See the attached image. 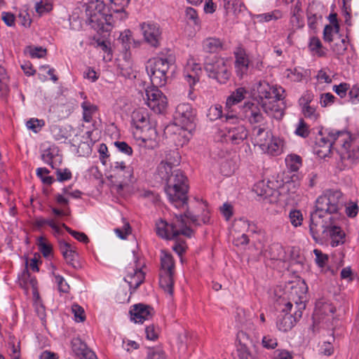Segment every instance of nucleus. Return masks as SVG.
<instances>
[{
	"label": "nucleus",
	"instance_id": "nucleus-1",
	"mask_svg": "<svg viewBox=\"0 0 359 359\" xmlns=\"http://www.w3.org/2000/svg\"><path fill=\"white\" fill-rule=\"evenodd\" d=\"M130 0H83L86 22L99 33L109 32L115 26L116 19L127 18L125 8Z\"/></svg>",
	"mask_w": 359,
	"mask_h": 359
},
{
	"label": "nucleus",
	"instance_id": "nucleus-2",
	"mask_svg": "<svg viewBox=\"0 0 359 359\" xmlns=\"http://www.w3.org/2000/svg\"><path fill=\"white\" fill-rule=\"evenodd\" d=\"M335 149L342 159L353 161L359 158V134L325 128L319 131L316 138L314 152L323 158Z\"/></svg>",
	"mask_w": 359,
	"mask_h": 359
},
{
	"label": "nucleus",
	"instance_id": "nucleus-3",
	"mask_svg": "<svg viewBox=\"0 0 359 359\" xmlns=\"http://www.w3.org/2000/svg\"><path fill=\"white\" fill-rule=\"evenodd\" d=\"M174 162L162 161L157 167L156 174L165 182V193L170 202H187L188 184L187 179L180 170L172 172V166L179 163V156L173 152Z\"/></svg>",
	"mask_w": 359,
	"mask_h": 359
},
{
	"label": "nucleus",
	"instance_id": "nucleus-4",
	"mask_svg": "<svg viewBox=\"0 0 359 359\" xmlns=\"http://www.w3.org/2000/svg\"><path fill=\"white\" fill-rule=\"evenodd\" d=\"M252 93L268 116L278 120L282 118L285 98V91L282 86L259 81L253 86Z\"/></svg>",
	"mask_w": 359,
	"mask_h": 359
},
{
	"label": "nucleus",
	"instance_id": "nucleus-5",
	"mask_svg": "<svg viewBox=\"0 0 359 359\" xmlns=\"http://www.w3.org/2000/svg\"><path fill=\"white\" fill-rule=\"evenodd\" d=\"M338 204L316 203V209L310 214L309 226V233L316 243L322 241L328 222L338 212Z\"/></svg>",
	"mask_w": 359,
	"mask_h": 359
},
{
	"label": "nucleus",
	"instance_id": "nucleus-6",
	"mask_svg": "<svg viewBox=\"0 0 359 359\" xmlns=\"http://www.w3.org/2000/svg\"><path fill=\"white\" fill-rule=\"evenodd\" d=\"M225 123L222 128L216 133L217 141L231 145L243 144L249 135L248 130L234 114L226 112Z\"/></svg>",
	"mask_w": 359,
	"mask_h": 359
},
{
	"label": "nucleus",
	"instance_id": "nucleus-7",
	"mask_svg": "<svg viewBox=\"0 0 359 359\" xmlns=\"http://www.w3.org/2000/svg\"><path fill=\"white\" fill-rule=\"evenodd\" d=\"M251 142L255 146H258L264 153L273 156L280 155L285 148V142L283 138L273 135L270 130L261 126L252 128Z\"/></svg>",
	"mask_w": 359,
	"mask_h": 359
},
{
	"label": "nucleus",
	"instance_id": "nucleus-8",
	"mask_svg": "<svg viewBox=\"0 0 359 359\" xmlns=\"http://www.w3.org/2000/svg\"><path fill=\"white\" fill-rule=\"evenodd\" d=\"M175 58L172 55L150 59L146 69L151 82L154 86H164L168 79L169 69L174 66Z\"/></svg>",
	"mask_w": 359,
	"mask_h": 359
},
{
	"label": "nucleus",
	"instance_id": "nucleus-9",
	"mask_svg": "<svg viewBox=\"0 0 359 359\" xmlns=\"http://www.w3.org/2000/svg\"><path fill=\"white\" fill-rule=\"evenodd\" d=\"M307 292L308 286L304 280L291 281L286 285L285 293L287 294L288 302L294 303L295 309L302 311L305 309Z\"/></svg>",
	"mask_w": 359,
	"mask_h": 359
},
{
	"label": "nucleus",
	"instance_id": "nucleus-10",
	"mask_svg": "<svg viewBox=\"0 0 359 359\" xmlns=\"http://www.w3.org/2000/svg\"><path fill=\"white\" fill-rule=\"evenodd\" d=\"M205 70L210 78L220 83H225L230 78L229 62L224 58L214 57L205 65Z\"/></svg>",
	"mask_w": 359,
	"mask_h": 359
},
{
	"label": "nucleus",
	"instance_id": "nucleus-11",
	"mask_svg": "<svg viewBox=\"0 0 359 359\" xmlns=\"http://www.w3.org/2000/svg\"><path fill=\"white\" fill-rule=\"evenodd\" d=\"M292 307L293 304L290 302H287L277 318L276 326L280 332L290 331L302 316L303 311L299 309H296L294 313L291 314L290 311Z\"/></svg>",
	"mask_w": 359,
	"mask_h": 359
},
{
	"label": "nucleus",
	"instance_id": "nucleus-12",
	"mask_svg": "<svg viewBox=\"0 0 359 359\" xmlns=\"http://www.w3.org/2000/svg\"><path fill=\"white\" fill-rule=\"evenodd\" d=\"M52 211L53 217L51 218L39 219L36 223L39 227L48 224L52 229L54 236L59 238L64 234L65 229H67V226L65 224L66 214L58 208H53Z\"/></svg>",
	"mask_w": 359,
	"mask_h": 359
},
{
	"label": "nucleus",
	"instance_id": "nucleus-13",
	"mask_svg": "<svg viewBox=\"0 0 359 359\" xmlns=\"http://www.w3.org/2000/svg\"><path fill=\"white\" fill-rule=\"evenodd\" d=\"M158 87L153 86L147 88V104L155 113L161 114L168 107V99Z\"/></svg>",
	"mask_w": 359,
	"mask_h": 359
},
{
	"label": "nucleus",
	"instance_id": "nucleus-14",
	"mask_svg": "<svg viewBox=\"0 0 359 359\" xmlns=\"http://www.w3.org/2000/svg\"><path fill=\"white\" fill-rule=\"evenodd\" d=\"M337 217L333 215L331 221L328 222V226L325 229V233L323 236L329 238L330 245L332 248L341 245L345 243L346 233L344 229L337 224Z\"/></svg>",
	"mask_w": 359,
	"mask_h": 359
},
{
	"label": "nucleus",
	"instance_id": "nucleus-15",
	"mask_svg": "<svg viewBox=\"0 0 359 359\" xmlns=\"http://www.w3.org/2000/svg\"><path fill=\"white\" fill-rule=\"evenodd\" d=\"M196 112L189 103H180L176 107L173 124L182 127L192 126Z\"/></svg>",
	"mask_w": 359,
	"mask_h": 359
},
{
	"label": "nucleus",
	"instance_id": "nucleus-16",
	"mask_svg": "<svg viewBox=\"0 0 359 359\" xmlns=\"http://www.w3.org/2000/svg\"><path fill=\"white\" fill-rule=\"evenodd\" d=\"M141 29L144 39L147 43L154 47L159 45L161 39V31L157 23L153 22H143Z\"/></svg>",
	"mask_w": 359,
	"mask_h": 359
},
{
	"label": "nucleus",
	"instance_id": "nucleus-17",
	"mask_svg": "<svg viewBox=\"0 0 359 359\" xmlns=\"http://www.w3.org/2000/svg\"><path fill=\"white\" fill-rule=\"evenodd\" d=\"M130 320L135 323H143L151 318L154 313L153 307L148 304L139 303L134 304L129 311Z\"/></svg>",
	"mask_w": 359,
	"mask_h": 359
},
{
	"label": "nucleus",
	"instance_id": "nucleus-18",
	"mask_svg": "<svg viewBox=\"0 0 359 359\" xmlns=\"http://www.w3.org/2000/svg\"><path fill=\"white\" fill-rule=\"evenodd\" d=\"M192 126L182 127V126L170 124L165 128V133L173 134V140L177 147L186 144L191 136Z\"/></svg>",
	"mask_w": 359,
	"mask_h": 359
},
{
	"label": "nucleus",
	"instance_id": "nucleus-19",
	"mask_svg": "<svg viewBox=\"0 0 359 359\" xmlns=\"http://www.w3.org/2000/svg\"><path fill=\"white\" fill-rule=\"evenodd\" d=\"M240 113L241 116L250 124L261 123L264 121V116L259 107L254 102H245L241 109Z\"/></svg>",
	"mask_w": 359,
	"mask_h": 359
},
{
	"label": "nucleus",
	"instance_id": "nucleus-20",
	"mask_svg": "<svg viewBox=\"0 0 359 359\" xmlns=\"http://www.w3.org/2000/svg\"><path fill=\"white\" fill-rule=\"evenodd\" d=\"M75 100L80 102L82 109V119L86 123L91 122L93 116L97 111L98 107L96 104L90 102L87 95L83 92H79L76 95Z\"/></svg>",
	"mask_w": 359,
	"mask_h": 359
},
{
	"label": "nucleus",
	"instance_id": "nucleus-21",
	"mask_svg": "<svg viewBox=\"0 0 359 359\" xmlns=\"http://www.w3.org/2000/svg\"><path fill=\"white\" fill-rule=\"evenodd\" d=\"M201 72V65L197 63L194 58H190L187 60L184 69V76L191 88L194 86L199 81Z\"/></svg>",
	"mask_w": 359,
	"mask_h": 359
},
{
	"label": "nucleus",
	"instance_id": "nucleus-22",
	"mask_svg": "<svg viewBox=\"0 0 359 359\" xmlns=\"http://www.w3.org/2000/svg\"><path fill=\"white\" fill-rule=\"evenodd\" d=\"M201 72V65L197 63L194 58H190L187 60L184 69V76L191 88L194 86L199 81Z\"/></svg>",
	"mask_w": 359,
	"mask_h": 359
},
{
	"label": "nucleus",
	"instance_id": "nucleus-23",
	"mask_svg": "<svg viewBox=\"0 0 359 359\" xmlns=\"http://www.w3.org/2000/svg\"><path fill=\"white\" fill-rule=\"evenodd\" d=\"M234 54V66L236 75L240 78H243L248 74L250 68V57L243 48H238Z\"/></svg>",
	"mask_w": 359,
	"mask_h": 359
},
{
	"label": "nucleus",
	"instance_id": "nucleus-24",
	"mask_svg": "<svg viewBox=\"0 0 359 359\" xmlns=\"http://www.w3.org/2000/svg\"><path fill=\"white\" fill-rule=\"evenodd\" d=\"M72 350L79 359H98L95 353L91 351L80 338L71 340Z\"/></svg>",
	"mask_w": 359,
	"mask_h": 359
},
{
	"label": "nucleus",
	"instance_id": "nucleus-25",
	"mask_svg": "<svg viewBox=\"0 0 359 359\" xmlns=\"http://www.w3.org/2000/svg\"><path fill=\"white\" fill-rule=\"evenodd\" d=\"M276 192L274 188L271 187L264 180H261L254 185L252 194L257 195V198L255 200L257 201L275 202L273 199L269 198L273 196Z\"/></svg>",
	"mask_w": 359,
	"mask_h": 359
},
{
	"label": "nucleus",
	"instance_id": "nucleus-26",
	"mask_svg": "<svg viewBox=\"0 0 359 359\" xmlns=\"http://www.w3.org/2000/svg\"><path fill=\"white\" fill-rule=\"evenodd\" d=\"M41 159L47 164L50 165L53 169H56L57 180L59 182H63L67 180V169L63 170L56 168V161L59 160L58 156H55L50 149H45L41 154Z\"/></svg>",
	"mask_w": 359,
	"mask_h": 359
},
{
	"label": "nucleus",
	"instance_id": "nucleus-27",
	"mask_svg": "<svg viewBox=\"0 0 359 359\" xmlns=\"http://www.w3.org/2000/svg\"><path fill=\"white\" fill-rule=\"evenodd\" d=\"M145 273L141 269H133L132 272H128L123 278L125 282L128 284L129 290L131 294L134 293L139 286L144 282Z\"/></svg>",
	"mask_w": 359,
	"mask_h": 359
},
{
	"label": "nucleus",
	"instance_id": "nucleus-28",
	"mask_svg": "<svg viewBox=\"0 0 359 359\" xmlns=\"http://www.w3.org/2000/svg\"><path fill=\"white\" fill-rule=\"evenodd\" d=\"M145 130H142L143 136L142 137V142L144 147L148 149H154L158 146L160 140V136L156 130V126L152 125L145 128Z\"/></svg>",
	"mask_w": 359,
	"mask_h": 359
},
{
	"label": "nucleus",
	"instance_id": "nucleus-29",
	"mask_svg": "<svg viewBox=\"0 0 359 359\" xmlns=\"http://www.w3.org/2000/svg\"><path fill=\"white\" fill-rule=\"evenodd\" d=\"M176 225L173 223H168L165 220L160 219L156 223V233L160 238L170 241L174 240L172 234L175 233Z\"/></svg>",
	"mask_w": 359,
	"mask_h": 359
},
{
	"label": "nucleus",
	"instance_id": "nucleus-30",
	"mask_svg": "<svg viewBox=\"0 0 359 359\" xmlns=\"http://www.w3.org/2000/svg\"><path fill=\"white\" fill-rule=\"evenodd\" d=\"M132 123L137 129L143 130L151 124L148 111L139 108L133 111Z\"/></svg>",
	"mask_w": 359,
	"mask_h": 359
},
{
	"label": "nucleus",
	"instance_id": "nucleus-31",
	"mask_svg": "<svg viewBox=\"0 0 359 359\" xmlns=\"http://www.w3.org/2000/svg\"><path fill=\"white\" fill-rule=\"evenodd\" d=\"M290 22L292 27L296 29H300L304 27V21L302 15V7H301V1L298 0L294 5L290 7Z\"/></svg>",
	"mask_w": 359,
	"mask_h": 359
},
{
	"label": "nucleus",
	"instance_id": "nucleus-32",
	"mask_svg": "<svg viewBox=\"0 0 359 359\" xmlns=\"http://www.w3.org/2000/svg\"><path fill=\"white\" fill-rule=\"evenodd\" d=\"M19 285L26 291L32 288L33 294L34 296L39 295L37 292V281L34 277L30 276L27 267L19 276Z\"/></svg>",
	"mask_w": 359,
	"mask_h": 359
},
{
	"label": "nucleus",
	"instance_id": "nucleus-33",
	"mask_svg": "<svg viewBox=\"0 0 359 359\" xmlns=\"http://www.w3.org/2000/svg\"><path fill=\"white\" fill-rule=\"evenodd\" d=\"M182 215L185 218L189 219L191 224L197 226L210 223V213L205 210H203L201 214L198 215L194 214L189 210H187Z\"/></svg>",
	"mask_w": 359,
	"mask_h": 359
},
{
	"label": "nucleus",
	"instance_id": "nucleus-34",
	"mask_svg": "<svg viewBox=\"0 0 359 359\" xmlns=\"http://www.w3.org/2000/svg\"><path fill=\"white\" fill-rule=\"evenodd\" d=\"M111 172L123 178V182H130L133 177V170L130 167H127L125 163L116 161L111 164Z\"/></svg>",
	"mask_w": 359,
	"mask_h": 359
},
{
	"label": "nucleus",
	"instance_id": "nucleus-35",
	"mask_svg": "<svg viewBox=\"0 0 359 359\" xmlns=\"http://www.w3.org/2000/svg\"><path fill=\"white\" fill-rule=\"evenodd\" d=\"M248 94V91L244 87L236 88L226 99V108L227 112L232 114L230 111L231 108L244 100Z\"/></svg>",
	"mask_w": 359,
	"mask_h": 359
},
{
	"label": "nucleus",
	"instance_id": "nucleus-36",
	"mask_svg": "<svg viewBox=\"0 0 359 359\" xmlns=\"http://www.w3.org/2000/svg\"><path fill=\"white\" fill-rule=\"evenodd\" d=\"M174 273L161 272L159 277L161 287L170 295L174 292Z\"/></svg>",
	"mask_w": 359,
	"mask_h": 359
},
{
	"label": "nucleus",
	"instance_id": "nucleus-37",
	"mask_svg": "<svg viewBox=\"0 0 359 359\" xmlns=\"http://www.w3.org/2000/svg\"><path fill=\"white\" fill-rule=\"evenodd\" d=\"M265 255L271 260H281L285 258V252L280 243H273L266 250Z\"/></svg>",
	"mask_w": 359,
	"mask_h": 359
},
{
	"label": "nucleus",
	"instance_id": "nucleus-38",
	"mask_svg": "<svg viewBox=\"0 0 359 359\" xmlns=\"http://www.w3.org/2000/svg\"><path fill=\"white\" fill-rule=\"evenodd\" d=\"M175 217L177 221L180 224V229H175V233L172 234V236H175V239H176L180 235H183L187 238H191L194 231L190 227L187 226L184 215L182 214H176Z\"/></svg>",
	"mask_w": 359,
	"mask_h": 359
},
{
	"label": "nucleus",
	"instance_id": "nucleus-39",
	"mask_svg": "<svg viewBox=\"0 0 359 359\" xmlns=\"http://www.w3.org/2000/svg\"><path fill=\"white\" fill-rule=\"evenodd\" d=\"M71 266L76 271L81 270L84 266V262L79 253L75 251L69 242V266Z\"/></svg>",
	"mask_w": 359,
	"mask_h": 359
},
{
	"label": "nucleus",
	"instance_id": "nucleus-40",
	"mask_svg": "<svg viewBox=\"0 0 359 359\" xmlns=\"http://www.w3.org/2000/svg\"><path fill=\"white\" fill-rule=\"evenodd\" d=\"M342 198V194L337 189H327L318 196L316 202H337Z\"/></svg>",
	"mask_w": 359,
	"mask_h": 359
},
{
	"label": "nucleus",
	"instance_id": "nucleus-41",
	"mask_svg": "<svg viewBox=\"0 0 359 359\" xmlns=\"http://www.w3.org/2000/svg\"><path fill=\"white\" fill-rule=\"evenodd\" d=\"M203 48L205 52L216 53L222 48V42L217 38L210 37L203 41Z\"/></svg>",
	"mask_w": 359,
	"mask_h": 359
},
{
	"label": "nucleus",
	"instance_id": "nucleus-42",
	"mask_svg": "<svg viewBox=\"0 0 359 359\" xmlns=\"http://www.w3.org/2000/svg\"><path fill=\"white\" fill-rule=\"evenodd\" d=\"M283 17V12L276 9L269 13H265L255 15V19L259 22H268L272 20H278Z\"/></svg>",
	"mask_w": 359,
	"mask_h": 359
},
{
	"label": "nucleus",
	"instance_id": "nucleus-43",
	"mask_svg": "<svg viewBox=\"0 0 359 359\" xmlns=\"http://www.w3.org/2000/svg\"><path fill=\"white\" fill-rule=\"evenodd\" d=\"M145 359H168L161 346L148 347Z\"/></svg>",
	"mask_w": 359,
	"mask_h": 359
},
{
	"label": "nucleus",
	"instance_id": "nucleus-44",
	"mask_svg": "<svg viewBox=\"0 0 359 359\" xmlns=\"http://www.w3.org/2000/svg\"><path fill=\"white\" fill-rule=\"evenodd\" d=\"M309 48L313 55L322 57L325 55V50L323 48L322 43L319 38L311 36L309 39Z\"/></svg>",
	"mask_w": 359,
	"mask_h": 359
},
{
	"label": "nucleus",
	"instance_id": "nucleus-45",
	"mask_svg": "<svg viewBox=\"0 0 359 359\" xmlns=\"http://www.w3.org/2000/svg\"><path fill=\"white\" fill-rule=\"evenodd\" d=\"M287 168L291 172H297L302 166V158L297 154H289L285 158Z\"/></svg>",
	"mask_w": 359,
	"mask_h": 359
},
{
	"label": "nucleus",
	"instance_id": "nucleus-46",
	"mask_svg": "<svg viewBox=\"0 0 359 359\" xmlns=\"http://www.w3.org/2000/svg\"><path fill=\"white\" fill-rule=\"evenodd\" d=\"M96 47L103 53V60L109 62L112 58V53L110 47V43L108 41L97 39L96 41Z\"/></svg>",
	"mask_w": 359,
	"mask_h": 359
},
{
	"label": "nucleus",
	"instance_id": "nucleus-47",
	"mask_svg": "<svg viewBox=\"0 0 359 359\" xmlns=\"http://www.w3.org/2000/svg\"><path fill=\"white\" fill-rule=\"evenodd\" d=\"M161 272L174 273L175 262L170 254L165 253L161 259Z\"/></svg>",
	"mask_w": 359,
	"mask_h": 359
},
{
	"label": "nucleus",
	"instance_id": "nucleus-48",
	"mask_svg": "<svg viewBox=\"0 0 359 359\" xmlns=\"http://www.w3.org/2000/svg\"><path fill=\"white\" fill-rule=\"evenodd\" d=\"M71 311L73 314V320L79 323H83L86 319L84 309L78 304H73L71 306Z\"/></svg>",
	"mask_w": 359,
	"mask_h": 359
},
{
	"label": "nucleus",
	"instance_id": "nucleus-49",
	"mask_svg": "<svg viewBox=\"0 0 359 359\" xmlns=\"http://www.w3.org/2000/svg\"><path fill=\"white\" fill-rule=\"evenodd\" d=\"M339 27L337 22L334 25H327L323 30V39L326 42L333 41V36L339 32Z\"/></svg>",
	"mask_w": 359,
	"mask_h": 359
},
{
	"label": "nucleus",
	"instance_id": "nucleus-50",
	"mask_svg": "<svg viewBox=\"0 0 359 359\" xmlns=\"http://www.w3.org/2000/svg\"><path fill=\"white\" fill-rule=\"evenodd\" d=\"M8 77L6 75V69L0 67V96L6 95L8 92Z\"/></svg>",
	"mask_w": 359,
	"mask_h": 359
},
{
	"label": "nucleus",
	"instance_id": "nucleus-51",
	"mask_svg": "<svg viewBox=\"0 0 359 359\" xmlns=\"http://www.w3.org/2000/svg\"><path fill=\"white\" fill-rule=\"evenodd\" d=\"M25 53H29L33 58H43L46 56L47 50L42 47H34L32 46H27L25 49Z\"/></svg>",
	"mask_w": 359,
	"mask_h": 359
},
{
	"label": "nucleus",
	"instance_id": "nucleus-52",
	"mask_svg": "<svg viewBox=\"0 0 359 359\" xmlns=\"http://www.w3.org/2000/svg\"><path fill=\"white\" fill-rule=\"evenodd\" d=\"M302 110L304 116L312 121H316L320 118V113L317 111L316 107L313 105L304 107Z\"/></svg>",
	"mask_w": 359,
	"mask_h": 359
},
{
	"label": "nucleus",
	"instance_id": "nucleus-53",
	"mask_svg": "<svg viewBox=\"0 0 359 359\" xmlns=\"http://www.w3.org/2000/svg\"><path fill=\"white\" fill-rule=\"evenodd\" d=\"M289 217L292 225L294 227L302 224L303 215L299 210L292 209L290 211Z\"/></svg>",
	"mask_w": 359,
	"mask_h": 359
},
{
	"label": "nucleus",
	"instance_id": "nucleus-54",
	"mask_svg": "<svg viewBox=\"0 0 359 359\" xmlns=\"http://www.w3.org/2000/svg\"><path fill=\"white\" fill-rule=\"evenodd\" d=\"M224 6L227 11H232L234 13L241 11L243 7L241 0H224Z\"/></svg>",
	"mask_w": 359,
	"mask_h": 359
},
{
	"label": "nucleus",
	"instance_id": "nucleus-55",
	"mask_svg": "<svg viewBox=\"0 0 359 359\" xmlns=\"http://www.w3.org/2000/svg\"><path fill=\"white\" fill-rule=\"evenodd\" d=\"M207 116L210 121H216L222 117V107L220 104L211 106L207 114Z\"/></svg>",
	"mask_w": 359,
	"mask_h": 359
},
{
	"label": "nucleus",
	"instance_id": "nucleus-56",
	"mask_svg": "<svg viewBox=\"0 0 359 359\" xmlns=\"http://www.w3.org/2000/svg\"><path fill=\"white\" fill-rule=\"evenodd\" d=\"M348 42L346 39H339L332 46V51L338 56L344 54L347 49Z\"/></svg>",
	"mask_w": 359,
	"mask_h": 359
},
{
	"label": "nucleus",
	"instance_id": "nucleus-57",
	"mask_svg": "<svg viewBox=\"0 0 359 359\" xmlns=\"http://www.w3.org/2000/svg\"><path fill=\"white\" fill-rule=\"evenodd\" d=\"M287 76L292 81L299 82L305 76L304 71L303 69L299 67H295L293 69H288Z\"/></svg>",
	"mask_w": 359,
	"mask_h": 359
},
{
	"label": "nucleus",
	"instance_id": "nucleus-58",
	"mask_svg": "<svg viewBox=\"0 0 359 359\" xmlns=\"http://www.w3.org/2000/svg\"><path fill=\"white\" fill-rule=\"evenodd\" d=\"M309 127L303 119H299L296 126L294 133L302 137H306L309 135Z\"/></svg>",
	"mask_w": 359,
	"mask_h": 359
},
{
	"label": "nucleus",
	"instance_id": "nucleus-59",
	"mask_svg": "<svg viewBox=\"0 0 359 359\" xmlns=\"http://www.w3.org/2000/svg\"><path fill=\"white\" fill-rule=\"evenodd\" d=\"M146 338L150 341H156L158 338V327L154 324L146 325L145 327Z\"/></svg>",
	"mask_w": 359,
	"mask_h": 359
},
{
	"label": "nucleus",
	"instance_id": "nucleus-60",
	"mask_svg": "<svg viewBox=\"0 0 359 359\" xmlns=\"http://www.w3.org/2000/svg\"><path fill=\"white\" fill-rule=\"evenodd\" d=\"M53 276L57 290L60 293V295L65 294L67 292V283L65 279L62 276L55 273H53Z\"/></svg>",
	"mask_w": 359,
	"mask_h": 359
},
{
	"label": "nucleus",
	"instance_id": "nucleus-61",
	"mask_svg": "<svg viewBox=\"0 0 359 359\" xmlns=\"http://www.w3.org/2000/svg\"><path fill=\"white\" fill-rule=\"evenodd\" d=\"M262 345L267 350H273L278 346V341L275 337L271 335H266L262 337Z\"/></svg>",
	"mask_w": 359,
	"mask_h": 359
},
{
	"label": "nucleus",
	"instance_id": "nucleus-62",
	"mask_svg": "<svg viewBox=\"0 0 359 359\" xmlns=\"http://www.w3.org/2000/svg\"><path fill=\"white\" fill-rule=\"evenodd\" d=\"M321 19V16L317 14L312 13L310 11L307 12V25L310 29L314 32L318 27V22Z\"/></svg>",
	"mask_w": 359,
	"mask_h": 359
},
{
	"label": "nucleus",
	"instance_id": "nucleus-63",
	"mask_svg": "<svg viewBox=\"0 0 359 359\" xmlns=\"http://www.w3.org/2000/svg\"><path fill=\"white\" fill-rule=\"evenodd\" d=\"M185 15L187 20L194 25H200V20L196 11L191 7H188L185 10Z\"/></svg>",
	"mask_w": 359,
	"mask_h": 359
},
{
	"label": "nucleus",
	"instance_id": "nucleus-64",
	"mask_svg": "<svg viewBox=\"0 0 359 359\" xmlns=\"http://www.w3.org/2000/svg\"><path fill=\"white\" fill-rule=\"evenodd\" d=\"M336 97L330 93H323L320 96L319 103L322 107H327L332 105Z\"/></svg>",
	"mask_w": 359,
	"mask_h": 359
}]
</instances>
